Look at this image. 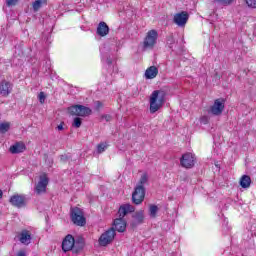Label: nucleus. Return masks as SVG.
<instances>
[{
  "instance_id": "obj_1",
  "label": "nucleus",
  "mask_w": 256,
  "mask_h": 256,
  "mask_svg": "<svg viewBox=\"0 0 256 256\" xmlns=\"http://www.w3.org/2000/svg\"><path fill=\"white\" fill-rule=\"evenodd\" d=\"M135 211V207H133L131 204H124L120 206L118 210L119 218H116L114 220V227L116 231L119 233H123L125 229H127V222L124 221L125 215L129 213H133Z\"/></svg>"
},
{
  "instance_id": "obj_2",
  "label": "nucleus",
  "mask_w": 256,
  "mask_h": 256,
  "mask_svg": "<svg viewBox=\"0 0 256 256\" xmlns=\"http://www.w3.org/2000/svg\"><path fill=\"white\" fill-rule=\"evenodd\" d=\"M165 103V92L155 90L150 96V113H157Z\"/></svg>"
},
{
  "instance_id": "obj_3",
  "label": "nucleus",
  "mask_w": 256,
  "mask_h": 256,
  "mask_svg": "<svg viewBox=\"0 0 256 256\" xmlns=\"http://www.w3.org/2000/svg\"><path fill=\"white\" fill-rule=\"evenodd\" d=\"M83 249V244H79V242H75V238L73 235L68 234L62 241V250L64 253L67 251H73V253H77Z\"/></svg>"
},
{
  "instance_id": "obj_4",
  "label": "nucleus",
  "mask_w": 256,
  "mask_h": 256,
  "mask_svg": "<svg viewBox=\"0 0 256 256\" xmlns=\"http://www.w3.org/2000/svg\"><path fill=\"white\" fill-rule=\"evenodd\" d=\"M159 37V34L156 32V30H150L147 32L146 37L143 41V49L144 51H147V49H153L157 43V38Z\"/></svg>"
},
{
  "instance_id": "obj_5",
  "label": "nucleus",
  "mask_w": 256,
  "mask_h": 256,
  "mask_svg": "<svg viewBox=\"0 0 256 256\" xmlns=\"http://www.w3.org/2000/svg\"><path fill=\"white\" fill-rule=\"evenodd\" d=\"M69 113L76 117H89L91 115V108L83 105H75L68 109Z\"/></svg>"
},
{
  "instance_id": "obj_6",
  "label": "nucleus",
  "mask_w": 256,
  "mask_h": 256,
  "mask_svg": "<svg viewBox=\"0 0 256 256\" xmlns=\"http://www.w3.org/2000/svg\"><path fill=\"white\" fill-rule=\"evenodd\" d=\"M71 219L74 225H78V227H83L87 223L83 211L77 207L71 209Z\"/></svg>"
},
{
  "instance_id": "obj_7",
  "label": "nucleus",
  "mask_w": 256,
  "mask_h": 256,
  "mask_svg": "<svg viewBox=\"0 0 256 256\" xmlns=\"http://www.w3.org/2000/svg\"><path fill=\"white\" fill-rule=\"evenodd\" d=\"M115 229L114 228H110L108 229L106 232H104L100 238H99V245H101V247H107V245H109V243L113 242V239H115Z\"/></svg>"
},
{
  "instance_id": "obj_8",
  "label": "nucleus",
  "mask_w": 256,
  "mask_h": 256,
  "mask_svg": "<svg viewBox=\"0 0 256 256\" xmlns=\"http://www.w3.org/2000/svg\"><path fill=\"white\" fill-rule=\"evenodd\" d=\"M180 165L184 167V169H192V167H195V154L191 152L183 154L180 158Z\"/></svg>"
},
{
  "instance_id": "obj_9",
  "label": "nucleus",
  "mask_w": 256,
  "mask_h": 256,
  "mask_svg": "<svg viewBox=\"0 0 256 256\" xmlns=\"http://www.w3.org/2000/svg\"><path fill=\"white\" fill-rule=\"evenodd\" d=\"M145 200V186H136L132 193V201L135 205H141Z\"/></svg>"
},
{
  "instance_id": "obj_10",
  "label": "nucleus",
  "mask_w": 256,
  "mask_h": 256,
  "mask_svg": "<svg viewBox=\"0 0 256 256\" xmlns=\"http://www.w3.org/2000/svg\"><path fill=\"white\" fill-rule=\"evenodd\" d=\"M225 110V100L218 98L214 101V104L210 107V113L215 116H219Z\"/></svg>"
},
{
  "instance_id": "obj_11",
  "label": "nucleus",
  "mask_w": 256,
  "mask_h": 256,
  "mask_svg": "<svg viewBox=\"0 0 256 256\" xmlns=\"http://www.w3.org/2000/svg\"><path fill=\"white\" fill-rule=\"evenodd\" d=\"M47 185H49V178H47V174H43L40 176V180L36 184L35 193L37 195H41L47 191Z\"/></svg>"
},
{
  "instance_id": "obj_12",
  "label": "nucleus",
  "mask_w": 256,
  "mask_h": 256,
  "mask_svg": "<svg viewBox=\"0 0 256 256\" xmlns=\"http://www.w3.org/2000/svg\"><path fill=\"white\" fill-rule=\"evenodd\" d=\"M187 21H189V13L185 11L174 15V23L178 25V27H185V25H187Z\"/></svg>"
},
{
  "instance_id": "obj_13",
  "label": "nucleus",
  "mask_w": 256,
  "mask_h": 256,
  "mask_svg": "<svg viewBox=\"0 0 256 256\" xmlns=\"http://www.w3.org/2000/svg\"><path fill=\"white\" fill-rule=\"evenodd\" d=\"M11 91H13V84L7 80H3L0 83V95H2V97H9Z\"/></svg>"
},
{
  "instance_id": "obj_14",
  "label": "nucleus",
  "mask_w": 256,
  "mask_h": 256,
  "mask_svg": "<svg viewBox=\"0 0 256 256\" xmlns=\"http://www.w3.org/2000/svg\"><path fill=\"white\" fill-rule=\"evenodd\" d=\"M32 239L33 237L31 236V231L29 230H22L18 234V241H20L22 245H30Z\"/></svg>"
},
{
  "instance_id": "obj_15",
  "label": "nucleus",
  "mask_w": 256,
  "mask_h": 256,
  "mask_svg": "<svg viewBox=\"0 0 256 256\" xmlns=\"http://www.w3.org/2000/svg\"><path fill=\"white\" fill-rule=\"evenodd\" d=\"M10 203L13 207L21 209V207H25V196L15 194L10 198Z\"/></svg>"
},
{
  "instance_id": "obj_16",
  "label": "nucleus",
  "mask_w": 256,
  "mask_h": 256,
  "mask_svg": "<svg viewBox=\"0 0 256 256\" xmlns=\"http://www.w3.org/2000/svg\"><path fill=\"white\" fill-rule=\"evenodd\" d=\"M97 35L100 37H105L109 35V26L105 22H100L97 27L96 31Z\"/></svg>"
},
{
  "instance_id": "obj_17",
  "label": "nucleus",
  "mask_w": 256,
  "mask_h": 256,
  "mask_svg": "<svg viewBox=\"0 0 256 256\" xmlns=\"http://www.w3.org/2000/svg\"><path fill=\"white\" fill-rule=\"evenodd\" d=\"M26 147L23 142H16L14 145H12L9 149L10 153L13 155H17L18 153H23L25 151Z\"/></svg>"
},
{
  "instance_id": "obj_18",
  "label": "nucleus",
  "mask_w": 256,
  "mask_h": 256,
  "mask_svg": "<svg viewBox=\"0 0 256 256\" xmlns=\"http://www.w3.org/2000/svg\"><path fill=\"white\" fill-rule=\"evenodd\" d=\"M134 225H141L145 221V211L139 210L133 214Z\"/></svg>"
},
{
  "instance_id": "obj_19",
  "label": "nucleus",
  "mask_w": 256,
  "mask_h": 256,
  "mask_svg": "<svg viewBox=\"0 0 256 256\" xmlns=\"http://www.w3.org/2000/svg\"><path fill=\"white\" fill-rule=\"evenodd\" d=\"M159 75V69H157L156 66H150L148 69L145 71V78L146 79H155Z\"/></svg>"
},
{
  "instance_id": "obj_20",
  "label": "nucleus",
  "mask_w": 256,
  "mask_h": 256,
  "mask_svg": "<svg viewBox=\"0 0 256 256\" xmlns=\"http://www.w3.org/2000/svg\"><path fill=\"white\" fill-rule=\"evenodd\" d=\"M240 186L243 189H249V187H251V177L243 175L240 179Z\"/></svg>"
},
{
  "instance_id": "obj_21",
  "label": "nucleus",
  "mask_w": 256,
  "mask_h": 256,
  "mask_svg": "<svg viewBox=\"0 0 256 256\" xmlns=\"http://www.w3.org/2000/svg\"><path fill=\"white\" fill-rule=\"evenodd\" d=\"M43 5H47V0H35L32 3V9L35 13H37V11H39Z\"/></svg>"
},
{
  "instance_id": "obj_22",
  "label": "nucleus",
  "mask_w": 256,
  "mask_h": 256,
  "mask_svg": "<svg viewBox=\"0 0 256 256\" xmlns=\"http://www.w3.org/2000/svg\"><path fill=\"white\" fill-rule=\"evenodd\" d=\"M157 213H159V207L157 205H150L149 207V215L152 219H155L157 217Z\"/></svg>"
},
{
  "instance_id": "obj_23",
  "label": "nucleus",
  "mask_w": 256,
  "mask_h": 256,
  "mask_svg": "<svg viewBox=\"0 0 256 256\" xmlns=\"http://www.w3.org/2000/svg\"><path fill=\"white\" fill-rule=\"evenodd\" d=\"M11 129V124L9 122L0 123V133H7Z\"/></svg>"
},
{
  "instance_id": "obj_24",
  "label": "nucleus",
  "mask_w": 256,
  "mask_h": 256,
  "mask_svg": "<svg viewBox=\"0 0 256 256\" xmlns=\"http://www.w3.org/2000/svg\"><path fill=\"white\" fill-rule=\"evenodd\" d=\"M148 180H149V177L147 176V174H143L140 178L138 187H144L145 183H147Z\"/></svg>"
},
{
  "instance_id": "obj_25",
  "label": "nucleus",
  "mask_w": 256,
  "mask_h": 256,
  "mask_svg": "<svg viewBox=\"0 0 256 256\" xmlns=\"http://www.w3.org/2000/svg\"><path fill=\"white\" fill-rule=\"evenodd\" d=\"M167 44L170 49H173V45H175V37L173 35L167 37Z\"/></svg>"
},
{
  "instance_id": "obj_26",
  "label": "nucleus",
  "mask_w": 256,
  "mask_h": 256,
  "mask_svg": "<svg viewBox=\"0 0 256 256\" xmlns=\"http://www.w3.org/2000/svg\"><path fill=\"white\" fill-rule=\"evenodd\" d=\"M82 123H83V120L79 117H76V118H74L72 125H73V127H76V129H79V127H81Z\"/></svg>"
},
{
  "instance_id": "obj_27",
  "label": "nucleus",
  "mask_w": 256,
  "mask_h": 256,
  "mask_svg": "<svg viewBox=\"0 0 256 256\" xmlns=\"http://www.w3.org/2000/svg\"><path fill=\"white\" fill-rule=\"evenodd\" d=\"M107 147H108L107 143H100L97 146V152L103 153V152H105V149H107Z\"/></svg>"
},
{
  "instance_id": "obj_28",
  "label": "nucleus",
  "mask_w": 256,
  "mask_h": 256,
  "mask_svg": "<svg viewBox=\"0 0 256 256\" xmlns=\"http://www.w3.org/2000/svg\"><path fill=\"white\" fill-rule=\"evenodd\" d=\"M245 1L248 7H251L252 9H256V0H245Z\"/></svg>"
},
{
  "instance_id": "obj_29",
  "label": "nucleus",
  "mask_w": 256,
  "mask_h": 256,
  "mask_svg": "<svg viewBox=\"0 0 256 256\" xmlns=\"http://www.w3.org/2000/svg\"><path fill=\"white\" fill-rule=\"evenodd\" d=\"M38 99H39V102H40L41 104L45 103V99H46L45 92H40V93L38 94Z\"/></svg>"
},
{
  "instance_id": "obj_30",
  "label": "nucleus",
  "mask_w": 256,
  "mask_h": 256,
  "mask_svg": "<svg viewBox=\"0 0 256 256\" xmlns=\"http://www.w3.org/2000/svg\"><path fill=\"white\" fill-rule=\"evenodd\" d=\"M216 3H221L222 5H231L233 3V0H214Z\"/></svg>"
},
{
  "instance_id": "obj_31",
  "label": "nucleus",
  "mask_w": 256,
  "mask_h": 256,
  "mask_svg": "<svg viewBox=\"0 0 256 256\" xmlns=\"http://www.w3.org/2000/svg\"><path fill=\"white\" fill-rule=\"evenodd\" d=\"M200 123H202V125H207V123H209V116H202L200 118Z\"/></svg>"
},
{
  "instance_id": "obj_32",
  "label": "nucleus",
  "mask_w": 256,
  "mask_h": 256,
  "mask_svg": "<svg viewBox=\"0 0 256 256\" xmlns=\"http://www.w3.org/2000/svg\"><path fill=\"white\" fill-rule=\"evenodd\" d=\"M17 1H18V0H6V5H7L8 7H11V6H13V5H16V4H17Z\"/></svg>"
},
{
  "instance_id": "obj_33",
  "label": "nucleus",
  "mask_w": 256,
  "mask_h": 256,
  "mask_svg": "<svg viewBox=\"0 0 256 256\" xmlns=\"http://www.w3.org/2000/svg\"><path fill=\"white\" fill-rule=\"evenodd\" d=\"M16 256H27V253L25 252V250H21L17 253Z\"/></svg>"
},
{
  "instance_id": "obj_34",
  "label": "nucleus",
  "mask_w": 256,
  "mask_h": 256,
  "mask_svg": "<svg viewBox=\"0 0 256 256\" xmlns=\"http://www.w3.org/2000/svg\"><path fill=\"white\" fill-rule=\"evenodd\" d=\"M102 119H105V121L109 122L111 121V115H104L102 116Z\"/></svg>"
},
{
  "instance_id": "obj_35",
  "label": "nucleus",
  "mask_w": 256,
  "mask_h": 256,
  "mask_svg": "<svg viewBox=\"0 0 256 256\" xmlns=\"http://www.w3.org/2000/svg\"><path fill=\"white\" fill-rule=\"evenodd\" d=\"M106 63H107V65H112L113 60H111V58L109 57L106 59Z\"/></svg>"
},
{
  "instance_id": "obj_36",
  "label": "nucleus",
  "mask_w": 256,
  "mask_h": 256,
  "mask_svg": "<svg viewBox=\"0 0 256 256\" xmlns=\"http://www.w3.org/2000/svg\"><path fill=\"white\" fill-rule=\"evenodd\" d=\"M96 107H97V109H100V107H103V103L97 101L96 102Z\"/></svg>"
},
{
  "instance_id": "obj_37",
  "label": "nucleus",
  "mask_w": 256,
  "mask_h": 256,
  "mask_svg": "<svg viewBox=\"0 0 256 256\" xmlns=\"http://www.w3.org/2000/svg\"><path fill=\"white\" fill-rule=\"evenodd\" d=\"M58 131H63V123L57 126Z\"/></svg>"
},
{
  "instance_id": "obj_38",
  "label": "nucleus",
  "mask_w": 256,
  "mask_h": 256,
  "mask_svg": "<svg viewBox=\"0 0 256 256\" xmlns=\"http://www.w3.org/2000/svg\"><path fill=\"white\" fill-rule=\"evenodd\" d=\"M2 198H3V191L0 190V199H2Z\"/></svg>"
},
{
  "instance_id": "obj_39",
  "label": "nucleus",
  "mask_w": 256,
  "mask_h": 256,
  "mask_svg": "<svg viewBox=\"0 0 256 256\" xmlns=\"http://www.w3.org/2000/svg\"><path fill=\"white\" fill-rule=\"evenodd\" d=\"M61 161H65V156H61Z\"/></svg>"
}]
</instances>
